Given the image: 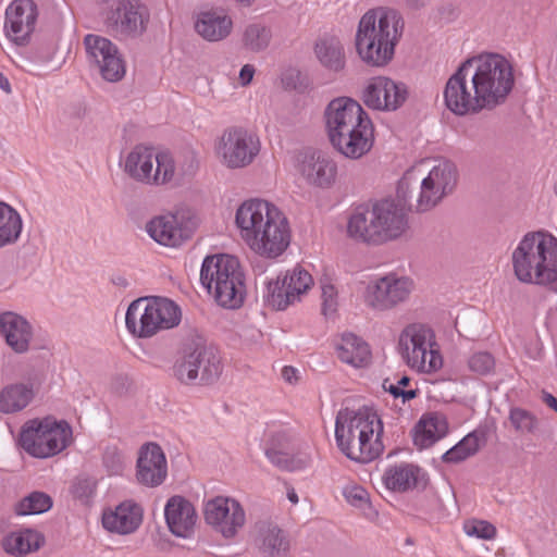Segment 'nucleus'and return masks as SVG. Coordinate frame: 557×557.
Returning a JSON list of instances; mask_svg holds the SVG:
<instances>
[{
	"instance_id": "obj_1",
	"label": "nucleus",
	"mask_w": 557,
	"mask_h": 557,
	"mask_svg": "<svg viewBox=\"0 0 557 557\" xmlns=\"http://www.w3.org/2000/svg\"><path fill=\"white\" fill-rule=\"evenodd\" d=\"M515 84L511 63L497 53L465 60L444 88L446 108L456 115L493 110L507 100Z\"/></svg>"
},
{
	"instance_id": "obj_2",
	"label": "nucleus",
	"mask_w": 557,
	"mask_h": 557,
	"mask_svg": "<svg viewBox=\"0 0 557 557\" xmlns=\"http://www.w3.org/2000/svg\"><path fill=\"white\" fill-rule=\"evenodd\" d=\"M324 116L330 141L338 152L358 159L370 151L374 126L359 102L348 97L333 99Z\"/></svg>"
},
{
	"instance_id": "obj_3",
	"label": "nucleus",
	"mask_w": 557,
	"mask_h": 557,
	"mask_svg": "<svg viewBox=\"0 0 557 557\" xmlns=\"http://www.w3.org/2000/svg\"><path fill=\"white\" fill-rule=\"evenodd\" d=\"M405 23L400 13L386 7L367 11L356 33V50L360 59L371 66L382 67L394 58Z\"/></svg>"
},
{
	"instance_id": "obj_4",
	"label": "nucleus",
	"mask_w": 557,
	"mask_h": 557,
	"mask_svg": "<svg viewBox=\"0 0 557 557\" xmlns=\"http://www.w3.org/2000/svg\"><path fill=\"white\" fill-rule=\"evenodd\" d=\"M458 183L456 165L448 160L422 163L413 173L408 172L399 182L397 195L409 208L426 212L454 193Z\"/></svg>"
},
{
	"instance_id": "obj_5",
	"label": "nucleus",
	"mask_w": 557,
	"mask_h": 557,
	"mask_svg": "<svg viewBox=\"0 0 557 557\" xmlns=\"http://www.w3.org/2000/svg\"><path fill=\"white\" fill-rule=\"evenodd\" d=\"M382 433L383 423L371 409L345 408L337 412L336 444L339 450L354 461L366 463L379 457L384 449Z\"/></svg>"
},
{
	"instance_id": "obj_6",
	"label": "nucleus",
	"mask_w": 557,
	"mask_h": 557,
	"mask_svg": "<svg viewBox=\"0 0 557 557\" xmlns=\"http://www.w3.org/2000/svg\"><path fill=\"white\" fill-rule=\"evenodd\" d=\"M511 262L518 281L557 293V237L545 231L527 233L513 249Z\"/></svg>"
},
{
	"instance_id": "obj_7",
	"label": "nucleus",
	"mask_w": 557,
	"mask_h": 557,
	"mask_svg": "<svg viewBox=\"0 0 557 557\" xmlns=\"http://www.w3.org/2000/svg\"><path fill=\"white\" fill-rule=\"evenodd\" d=\"M405 203L382 199L371 208L356 211L348 221L350 237L368 244H384L404 236L409 230Z\"/></svg>"
},
{
	"instance_id": "obj_8",
	"label": "nucleus",
	"mask_w": 557,
	"mask_h": 557,
	"mask_svg": "<svg viewBox=\"0 0 557 557\" xmlns=\"http://www.w3.org/2000/svg\"><path fill=\"white\" fill-rule=\"evenodd\" d=\"M181 320V308L173 300L157 296L132 301L125 315L127 330L138 338H150L159 332L173 329Z\"/></svg>"
},
{
	"instance_id": "obj_9",
	"label": "nucleus",
	"mask_w": 557,
	"mask_h": 557,
	"mask_svg": "<svg viewBox=\"0 0 557 557\" xmlns=\"http://www.w3.org/2000/svg\"><path fill=\"white\" fill-rule=\"evenodd\" d=\"M398 351L405 363L420 373H435L444 363L435 332L424 323L414 322L403 329Z\"/></svg>"
},
{
	"instance_id": "obj_10",
	"label": "nucleus",
	"mask_w": 557,
	"mask_h": 557,
	"mask_svg": "<svg viewBox=\"0 0 557 557\" xmlns=\"http://www.w3.org/2000/svg\"><path fill=\"white\" fill-rule=\"evenodd\" d=\"M124 173L134 182L148 186H163L175 181V159L168 152H156L139 144L121 162Z\"/></svg>"
},
{
	"instance_id": "obj_11",
	"label": "nucleus",
	"mask_w": 557,
	"mask_h": 557,
	"mask_svg": "<svg viewBox=\"0 0 557 557\" xmlns=\"http://www.w3.org/2000/svg\"><path fill=\"white\" fill-rule=\"evenodd\" d=\"M72 430L64 421L52 418L33 419L26 422L20 435V445L37 458L54 456L66 448Z\"/></svg>"
},
{
	"instance_id": "obj_12",
	"label": "nucleus",
	"mask_w": 557,
	"mask_h": 557,
	"mask_svg": "<svg viewBox=\"0 0 557 557\" xmlns=\"http://www.w3.org/2000/svg\"><path fill=\"white\" fill-rule=\"evenodd\" d=\"M172 370L181 383L188 385L197 379L209 384L219 377L222 369L220 358L212 348L193 341L185 344Z\"/></svg>"
},
{
	"instance_id": "obj_13",
	"label": "nucleus",
	"mask_w": 557,
	"mask_h": 557,
	"mask_svg": "<svg viewBox=\"0 0 557 557\" xmlns=\"http://www.w3.org/2000/svg\"><path fill=\"white\" fill-rule=\"evenodd\" d=\"M104 23L116 36L137 38L148 26L150 13L141 0H98Z\"/></svg>"
},
{
	"instance_id": "obj_14",
	"label": "nucleus",
	"mask_w": 557,
	"mask_h": 557,
	"mask_svg": "<svg viewBox=\"0 0 557 557\" xmlns=\"http://www.w3.org/2000/svg\"><path fill=\"white\" fill-rule=\"evenodd\" d=\"M83 45L88 64L104 81L115 83L125 76V61L117 46L110 39L97 34H87Z\"/></svg>"
},
{
	"instance_id": "obj_15",
	"label": "nucleus",
	"mask_w": 557,
	"mask_h": 557,
	"mask_svg": "<svg viewBox=\"0 0 557 557\" xmlns=\"http://www.w3.org/2000/svg\"><path fill=\"white\" fill-rule=\"evenodd\" d=\"M259 150L258 138L239 127L224 131L215 144V154L219 161L232 170L249 165Z\"/></svg>"
},
{
	"instance_id": "obj_16",
	"label": "nucleus",
	"mask_w": 557,
	"mask_h": 557,
	"mask_svg": "<svg viewBox=\"0 0 557 557\" xmlns=\"http://www.w3.org/2000/svg\"><path fill=\"white\" fill-rule=\"evenodd\" d=\"M414 289L408 276L389 273L370 282L366 288L364 301L376 311H387L406 302Z\"/></svg>"
},
{
	"instance_id": "obj_17",
	"label": "nucleus",
	"mask_w": 557,
	"mask_h": 557,
	"mask_svg": "<svg viewBox=\"0 0 557 557\" xmlns=\"http://www.w3.org/2000/svg\"><path fill=\"white\" fill-rule=\"evenodd\" d=\"M285 214L273 203L261 199L244 201L237 209L235 222L245 243L256 239Z\"/></svg>"
},
{
	"instance_id": "obj_18",
	"label": "nucleus",
	"mask_w": 557,
	"mask_h": 557,
	"mask_svg": "<svg viewBox=\"0 0 557 557\" xmlns=\"http://www.w3.org/2000/svg\"><path fill=\"white\" fill-rule=\"evenodd\" d=\"M408 95L405 83L386 76H376L366 84L361 92V100L369 109L392 112L403 107Z\"/></svg>"
},
{
	"instance_id": "obj_19",
	"label": "nucleus",
	"mask_w": 557,
	"mask_h": 557,
	"mask_svg": "<svg viewBox=\"0 0 557 557\" xmlns=\"http://www.w3.org/2000/svg\"><path fill=\"white\" fill-rule=\"evenodd\" d=\"M205 521L225 539L234 537L246 521L242 505L234 498L216 496L203 508Z\"/></svg>"
},
{
	"instance_id": "obj_20",
	"label": "nucleus",
	"mask_w": 557,
	"mask_h": 557,
	"mask_svg": "<svg viewBox=\"0 0 557 557\" xmlns=\"http://www.w3.org/2000/svg\"><path fill=\"white\" fill-rule=\"evenodd\" d=\"M37 11L32 0H15L5 11L4 30L16 45H25L34 32Z\"/></svg>"
},
{
	"instance_id": "obj_21",
	"label": "nucleus",
	"mask_w": 557,
	"mask_h": 557,
	"mask_svg": "<svg viewBox=\"0 0 557 557\" xmlns=\"http://www.w3.org/2000/svg\"><path fill=\"white\" fill-rule=\"evenodd\" d=\"M168 475L166 458L162 448L154 443L144 445L136 463L137 481L148 487L161 485Z\"/></svg>"
},
{
	"instance_id": "obj_22",
	"label": "nucleus",
	"mask_w": 557,
	"mask_h": 557,
	"mask_svg": "<svg viewBox=\"0 0 557 557\" xmlns=\"http://www.w3.org/2000/svg\"><path fill=\"white\" fill-rule=\"evenodd\" d=\"M245 290L244 272L238 259L232 256L211 295L220 306L234 309L243 304Z\"/></svg>"
},
{
	"instance_id": "obj_23",
	"label": "nucleus",
	"mask_w": 557,
	"mask_h": 557,
	"mask_svg": "<svg viewBox=\"0 0 557 557\" xmlns=\"http://www.w3.org/2000/svg\"><path fill=\"white\" fill-rule=\"evenodd\" d=\"M298 170L310 185L319 188H330L336 181V163L321 151L304 153Z\"/></svg>"
},
{
	"instance_id": "obj_24",
	"label": "nucleus",
	"mask_w": 557,
	"mask_h": 557,
	"mask_svg": "<svg viewBox=\"0 0 557 557\" xmlns=\"http://www.w3.org/2000/svg\"><path fill=\"white\" fill-rule=\"evenodd\" d=\"M0 335L14 352L25 354L34 339V326L25 317L5 311L0 313Z\"/></svg>"
},
{
	"instance_id": "obj_25",
	"label": "nucleus",
	"mask_w": 557,
	"mask_h": 557,
	"mask_svg": "<svg viewBox=\"0 0 557 557\" xmlns=\"http://www.w3.org/2000/svg\"><path fill=\"white\" fill-rule=\"evenodd\" d=\"M169 530L178 537H190L194 533L197 513L194 505L183 496H172L164 507Z\"/></svg>"
},
{
	"instance_id": "obj_26",
	"label": "nucleus",
	"mask_w": 557,
	"mask_h": 557,
	"mask_svg": "<svg viewBox=\"0 0 557 557\" xmlns=\"http://www.w3.org/2000/svg\"><path fill=\"white\" fill-rule=\"evenodd\" d=\"M252 534L253 545L261 557H287L289 541L277 524L258 521Z\"/></svg>"
},
{
	"instance_id": "obj_27",
	"label": "nucleus",
	"mask_w": 557,
	"mask_h": 557,
	"mask_svg": "<svg viewBox=\"0 0 557 557\" xmlns=\"http://www.w3.org/2000/svg\"><path fill=\"white\" fill-rule=\"evenodd\" d=\"M292 238L287 218H283L271 228H268L256 239L246 243L251 250L261 257L274 259L281 256L289 246Z\"/></svg>"
},
{
	"instance_id": "obj_28",
	"label": "nucleus",
	"mask_w": 557,
	"mask_h": 557,
	"mask_svg": "<svg viewBox=\"0 0 557 557\" xmlns=\"http://www.w3.org/2000/svg\"><path fill=\"white\" fill-rule=\"evenodd\" d=\"M146 231L154 242L165 247H178L189 237L182 219L171 213L151 219L146 224Z\"/></svg>"
},
{
	"instance_id": "obj_29",
	"label": "nucleus",
	"mask_w": 557,
	"mask_h": 557,
	"mask_svg": "<svg viewBox=\"0 0 557 557\" xmlns=\"http://www.w3.org/2000/svg\"><path fill=\"white\" fill-rule=\"evenodd\" d=\"M39 384L35 380L10 383L0 391V412L15 413L25 409L36 397Z\"/></svg>"
},
{
	"instance_id": "obj_30",
	"label": "nucleus",
	"mask_w": 557,
	"mask_h": 557,
	"mask_svg": "<svg viewBox=\"0 0 557 557\" xmlns=\"http://www.w3.org/2000/svg\"><path fill=\"white\" fill-rule=\"evenodd\" d=\"M233 29V20L223 10L200 12L195 22V30L207 41L225 39Z\"/></svg>"
},
{
	"instance_id": "obj_31",
	"label": "nucleus",
	"mask_w": 557,
	"mask_h": 557,
	"mask_svg": "<svg viewBox=\"0 0 557 557\" xmlns=\"http://www.w3.org/2000/svg\"><path fill=\"white\" fill-rule=\"evenodd\" d=\"M141 519L143 510L140 506L128 500L120 504L115 510L104 512L102 524L110 532L128 534L140 525Z\"/></svg>"
},
{
	"instance_id": "obj_32",
	"label": "nucleus",
	"mask_w": 557,
	"mask_h": 557,
	"mask_svg": "<svg viewBox=\"0 0 557 557\" xmlns=\"http://www.w3.org/2000/svg\"><path fill=\"white\" fill-rule=\"evenodd\" d=\"M314 54L320 64L330 72L345 69L346 55L342 41L335 36H323L314 44Z\"/></svg>"
},
{
	"instance_id": "obj_33",
	"label": "nucleus",
	"mask_w": 557,
	"mask_h": 557,
	"mask_svg": "<svg viewBox=\"0 0 557 557\" xmlns=\"http://www.w3.org/2000/svg\"><path fill=\"white\" fill-rule=\"evenodd\" d=\"M448 432V423L444 414L431 412L424 414L417 426L414 444L426 448L444 437Z\"/></svg>"
},
{
	"instance_id": "obj_34",
	"label": "nucleus",
	"mask_w": 557,
	"mask_h": 557,
	"mask_svg": "<svg viewBox=\"0 0 557 557\" xmlns=\"http://www.w3.org/2000/svg\"><path fill=\"white\" fill-rule=\"evenodd\" d=\"M487 436L484 429H475L467 434L442 457L444 462L458 463L474 456L486 444Z\"/></svg>"
},
{
	"instance_id": "obj_35",
	"label": "nucleus",
	"mask_w": 557,
	"mask_h": 557,
	"mask_svg": "<svg viewBox=\"0 0 557 557\" xmlns=\"http://www.w3.org/2000/svg\"><path fill=\"white\" fill-rule=\"evenodd\" d=\"M337 352L343 362L357 368L366 366L371 358L368 344L352 333H346L342 336Z\"/></svg>"
},
{
	"instance_id": "obj_36",
	"label": "nucleus",
	"mask_w": 557,
	"mask_h": 557,
	"mask_svg": "<svg viewBox=\"0 0 557 557\" xmlns=\"http://www.w3.org/2000/svg\"><path fill=\"white\" fill-rule=\"evenodd\" d=\"M23 230L20 213L10 205L0 201V248L15 244Z\"/></svg>"
},
{
	"instance_id": "obj_37",
	"label": "nucleus",
	"mask_w": 557,
	"mask_h": 557,
	"mask_svg": "<svg viewBox=\"0 0 557 557\" xmlns=\"http://www.w3.org/2000/svg\"><path fill=\"white\" fill-rule=\"evenodd\" d=\"M419 469L409 463H400L386 469L383 475L385 486L394 492H406L417 484Z\"/></svg>"
},
{
	"instance_id": "obj_38",
	"label": "nucleus",
	"mask_w": 557,
	"mask_h": 557,
	"mask_svg": "<svg viewBox=\"0 0 557 557\" xmlns=\"http://www.w3.org/2000/svg\"><path fill=\"white\" fill-rule=\"evenodd\" d=\"M42 543L38 532L24 530L13 532L5 536L2 542L4 550L14 556H24L37 550Z\"/></svg>"
},
{
	"instance_id": "obj_39",
	"label": "nucleus",
	"mask_w": 557,
	"mask_h": 557,
	"mask_svg": "<svg viewBox=\"0 0 557 557\" xmlns=\"http://www.w3.org/2000/svg\"><path fill=\"white\" fill-rule=\"evenodd\" d=\"M231 257L230 255H213L205 258L200 270V282L209 294H212L216 283L222 278Z\"/></svg>"
},
{
	"instance_id": "obj_40",
	"label": "nucleus",
	"mask_w": 557,
	"mask_h": 557,
	"mask_svg": "<svg viewBox=\"0 0 557 557\" xmlns=\"http://www.w3.org/2000/svg\"><path fill=\"white\" fill-rule=\"evenodd\" d=\"M265 455L269 460L285 471H296L306 468L311 462V455L302 451L295 455H290L277 447H271L265 450Z\"/></svg>"
},
{
	"instance_id": "obj_41",
	"label": "nucleus",
	"mask_w": 557,
	"mask_h": 557,
	"mask_svg": "<svg viewBox=\"0 0 557 557\" xmlns=\"http://www.w3.org/2000/svg\"><path fill=\"white\" fill-rule=\"evenodd\" d=\"M272 39V30L262 23H251L247 25L243 33L244 47L252 52L265 50Z\"/></svg>"
},
{
	"instance_id": "obj_42",
	"label": "nucleus",
	"mask_w": 557,
	"mask_h": 557,
	"mask_svg": "<svg viewBox=\"0 0 557 557\" xmlns=\"http://www.w3.org/2000/svg\"><path fill=\"white\" fill-rule=\"evenodd\" d=\"M284 284L289 293L293 294L294 302L299 300L300 296L308 292L313 285L312 276L301 267H295L282 276Z\"/></svg>"
},
{
	"instance_id": "obj_43",
	"label": "nucleus",
	"mask_w": 557,
	"mask_h": 557,
	"mask_svg": "<svg viewBox=\"0 0 557 557\" xmlns=\"http://www.w3.org/2000/svg\"><path fill=\"white\" fill-rule=\"evenodd\" d=\"M264 301L275 310H284L294 304L293 294L287 290L282 277L278 276L276 281L268 283Z\"/></svg>"
},
{
	"instance_id": "obj_44",
	"label": "nucleus",
	"mask_w": 557,
	"mask_h": 557,
	"mask_svg": "<svg viewBox=\"0 0 557 557\" xmlns=\"http://www.w3.org/2000/svg\"><path fill=\"white\" fill-rule=\"evenodd\" d=\"M52 506L51 497L44 492H33L24 497L15 507L20 516L39 515L48 511Z\"/></svg>"
},
{
	"instance_id": "obj_45",
	"label": "nucleus",
	"mask_w": 557,
	"mask_h": 557,
	"mask_svg": "<svg viewBox=\"0 0 557 557\" xmlns=\"http://www.w3.org/2000/svg\"><path fill=\"white\" fill-rule=\"evenodd\" d=\"M512 428L519 434H533L539 426L537 418L522 408H511L508 417Z\"/></svg>"
},
{
	"instance_id": "obj_46",
	"label": "nucleus",
	"mask_w": 557,
	"mask_h": 557,
	"mask_svg": "<svg viewBox=\"0 0 557 557\" xmlns=\"http://www.w3.org/2000/svg\"><path fill=\"white\" fill-rule=\"evenodd\" d=\"M463 531L468 536L486 541L493 540L497 533L496 528L492 523L478 519L465 521Z\"/></svg>"
},
{
	"instance_id": "obj_47",
	"label": "nucleus",
	"mask_w": 557,
	"mask_h": 557,
	"mask_svg": "<svg viewBox=\"0 0 557 557\" xmlns=\"http://www.w3.org/2000/svg\"><path fill=\"white\" fill-rule=\"evenodd\" d=\"M410 382V379L406 375L401 376L397 380L396 383L392 382L389 379H385L383 381V388L391 393L395 398L401 397L403 401L406 403L410 399H413L417 397L418 391L417 389H405L404 387L407 386Z\"/></svg>"
},
{
	"instance_id": "obj_48",
	"label": "nucleus",
	"mask_w": 557,
	"mask_h": 557,
	"mask_svg": "<svg viewBox=\"0 0 557 557\" xmlns=\"http://www.w3.org/2000/svg\"><path fill=\"white\" fill-rule=\"evenodd\" d=\"M469 369L478 374L485 375L491 373L495 368V359L487 351H479L473 354L468 360Z\"/></svg>"
},
{
	"instance_id": "obj_49",
	"label": "nucleus",
	"mask_w": 557,
	"mask_h": 557,
	"mask_svg": "<svg viewBox=\"0 0 557 557\" xmlns=\"http://www.w3.org/2000/svg\"><path fill=\"white\" fill-rule=\"evenodd\" d=\"M346 500L354 507L362 510H371L368 492L360 485H348L344 488Z\"/></svg>"
},
{
	"instance_id": "obj_50",
	"label": "nucleus",
	"mask_w": 557,
	"mask_h": 557,
	"mask_svg": "<svg viewBox=\"0 0 557 557\" xmlns=\"http://www.w3.org/2000/svg\"><path fill=\"white\" fill-rule=\"evenodd\" d=\"M96 491V482L89 478H77L72 485L73 496L87 504Z\"/></svg>"
},
{
	"instance_id": "obj_51",
	"label": "nucleus",
	"mask_w": 557,
	"mask_h": 557,
	"mask_svg": "<svg viewBox=\"0 0 557 557\" xmlns=\"http://www.w3.org/2000/svg\"><path fill=\"white\" fill-rule=\"evenodd\" d=\"M176 164L175 180L193 176L198 169V159L193 151L186 152L180 157Z\"/></svg>"
},
{
	"instance_id": "obj_52",
	"label": "nucleus",
	"mask_w": 557,
	"mask_h": 557,
	"mask_svg": "<svg viewBox=\"0 0 557 557\" xmlns=\"http://www.w3.org/2000/svg\"><path fill=\"white\" fill-rule=\"evenodd\" d=\"M321 289L322 312L324 315L333 314L337 308V290L332 284H323Z\"/></svg>"
},
{
	"instance_id": "obj_53",
	"label": "nucleus",
	"mask_w": 557,
	"mask_h": 557,
	"mask_svg": "<svg viewBox=\"0 0 557 557\" xmlns=\"http://www.w3.org/2000/svg\"><path fill=\"white\" fill-rule=\"evenodd\" d=\"M103 462L111 474L122 473L125 466L123 456L115 449L104 454Z\"/></svg>"
},
{
	"instance_id": "obj_54",
	"label": "nucleus",
	"mask_w": 557,
	"mask_h": 557,
	"mask_svg": "<svg viewBox=\"0 0 557 557\" xmlns=\"http://www.w3.org/2000/svg\"><path fill=\"white\" fill-rule=\"evenodd\" d=\"M255 67L251 64H246L239 72V81L243 86H247L252 81Z\"/></svg>"
},
{
	"instance_id": "obj_55",
	"label": "nucleus",
	"mask_w": 557,
	"mask_h": 557,
	"mask_svg": "<svg viewBox=\"0 0 557 557\" xmlns=\"http://www.w3.org/2000/svg\"><path fill=\"white\" fill-rule=\"evenodd\" d=\"M430 0H404V5L410 11H418L428 5Z\"/></svg>"
},
{
	"instance_id": "obj_56",
	"label": "nucleus",
	"mask_w": 557,
	"mask_h": 557,
	"mask_svg": "<svg viewBox=\"0 0 557 557\" xmlns=\"http://www.w3.org/2000/svg\"><path fill=\"white\" fill-rule=\"evenodd\" d=\"M282 377L288 382V383H294L295 381H297V370L294 369L293 367H284L282 369Z\"/></svg>"
},
{
	"instance_id": "obj_57",
	"label": "nucleus",
	"mask_w": 557,
	"mask_h": 557,
	"mask_svg": "<svg viewBox=\"0 0 557 557\" xmlns=\"http://www.w3.org/2000/svg\"><path fill=\"white\" fill-rule=\"evenodd\" d=\"M543 403L557 412V398L549 393L543 394Z\"/></svg>"
},
{
	"instance_id": "obj_58",
	"label": "nucleus",
	"mask_w": 557,
	"mask_h": 557,
	"mask_svg": "<svg viewBox=\"0 0 557 557\" xmlns=\"http://www.w3.org/2000/svg\"><path fill=\"white\" fill-rule=\"evenodd\" d=\"M0 88L7 94L11 92V85H10L8 78L1 72H0Z\"/></svg>"
},
{
	"instance_id": "obj_59",
	"label": "nucleus",
	"mask_w": 557,
	"mask_h": 557,
	"mask_svg": "<svg viewBox=\"0 0 557 557\" xmlns=\"http://www.w3.org/2000/svg\"><path fill=\"white\" fill-rule=\"evenodd\" d=\"M113 284L121 287V288H127L129 286L128 281L123 276H117L112 280Z\"/></svg>"
},
{
	"instance_id": "obj_60",
	"label": "nucleus",
	"mask_w": 557,
	"mask_h": 557,
	"mask_svg": "<svg viewBox=\"0 0 557 557\" xmlns=\"http://www.w3.org/2000/svg\"><path fill=\"white\" fill-rule=\"evenodd\" d=\"M287 497H288L290 503H293V504H297L298 503V496H297V494H296V492L294 490H290L287 493Z\"/></svg>"
},
{
	"instance_id": "obj_61",
	"label": "nucleus",
	"mask_w": 557,
	"mask_h": 557,
	"mask_svg": "<svg viewBox=\"0 0 557 557\" xmlns=\"http://www.w3.org/2000/svg\"><path fill=\"white\" fill-rule=\"evenodd\" d=\"M238 2L243 3L244 5H250L253 0H237Z\"/></svg>"
}]
</instances>
